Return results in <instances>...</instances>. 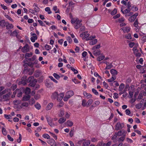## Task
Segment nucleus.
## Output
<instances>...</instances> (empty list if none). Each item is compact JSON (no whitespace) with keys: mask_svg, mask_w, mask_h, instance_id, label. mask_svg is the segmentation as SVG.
I'll use <instances>...</instances> for the list:
<instances>
[{"mask_svg":"<svg viewBox=\"0 0 146 146\" xmlns=\"http://www.w3.org/2000/svg\"><path fill=\"white\" fill-rule=\"evenodd\" d=\"M44 47L47 50H49L51 49V47L50 46L46 44L44 46Z\"/></svg>","mask_w":146,"mask_h":146,"instance_id":"37","label":"nucleus"},{"mask_svg":"<svg viewBox=\"0 0 146 146\" xmlns=\"http://www.w3.org/2000/svg\"><path fill=\"white\" fill-rule=\"evenodd\" d=\"M29 104L27 102H23L21 104V106L23 107H27L28 106Z\"/></svg>","mask_w":146,"mask_h":146,"instance_id":"55","label":"nucleus"},{"mask_svg":"<svg viewBox=\"0 0 146 146\" xmlns=\"http://www.w3.org/2000/svg\"><path fill=\"white\" fill-rule=\"evenodd\" d=\"M53 75L56 79H58L60 78V76L56 73H54Z\"/></svg>","mask_w":146,"mask_h":146,"instance_id":"44","label":"nucleus"},{"mask_svg":"<svg viewBox=\"0 0 146 146\" xmlns=\"http://www.w3.org/2000/svg\"><path fill=\"white\" fill-rule=\"evenodd\" d=\"M35 107L38 110L40 109L41 108L40 105L38 103H36L35 105Z\"/></svg>","mask_w":146,"mask_h":146,"instance_id":"46","label":"nucleus"},{"mask_svg":"<svg viewBox=\"0 0 146 146\" xmlns=\"http://www.w3.org/2000/svg\"><path fill=\"white\" fill-rule=\"evenodd\" d=\"M11 94V93L9 92L8 94L4 95L3 96V98H5L9 96Z\"/></svg>","mask_w":146,"mask_h":146,"instance_id":"59","label":"nucleus"},{"mask_svg":"<svg viewBox=\"0 0 146 146\" xmlns=\"http://www.w3.org/2000/svg\"><path fill=\"white\" fill-rule=\"evenodd\" d=\"M125 85L123 83L120 84L119 87V91H122L123 88H124Z\"/></svg>","mask_w":146,"mask_h":146,"instance_id":"28","label":"nucleus"},{"mask_svg":"<svg viewBox=\"0 0 146 146\" xmlns=\"http://www.w3.org/2000/svg\"><path fill=\"white\" fill-rule=\"evenodd\" d=\"M49 133L56 140L57 139V136L55 135L54 133L49 132Z\"/></svg>","mask_w":146,"mask_h":146,"instance_id":"45","label":"nucleus"},{"mask_svg":"<svg viewBox=\"0 0 146 146\" xmlns=\"http://www.w3.org/2000/svg\"><path fill=\"white\" fill-rule=\"evenodd\" d=\"M138 43H135L132 42H130L129 44V46L130 48H132L134 46H138Z\"/></svg>","mask_w":146,"mask_h":146,"instance_id":"18","label":"nucleus"},{"mask_svg":"<svg viewBox=\"0 0 146 146\" xmlns=\"http://www.w3.org/2000/svg\"><path fill=\"white\" fill-rule=\"evenodd\" d=\"M47 143L50 145L51 146H54L56 144V142L54 140L51 139L47 141Z\"/></svg>","mask_w":146,"mask_h":146,"instance_id":"10","label":"nucleus"},{"mask_svg":"<svg viewBox=\"0 0 146 146\" xmlns=\"http://www.w3.org/2000/svg\"><path fill=\"white\" fill-rule=\"evenodd\" d=\"M66 121V119L64 117L60 118L58 120V122L60 124L63 123Z\"/></svg>","mask_w":146,"mask_h":146,"instance_id":"19","label":"nucleus"},{"mask_svg":"<svg viewBox=\"0 0 146 146\" xmlns=\"http://www.w3.org/2000/svg\"><path fill=\"white\" fill-rule=\"evenodd\" d=\"M121 29L123 31L124 33H125L129 32L131 28L129 27H124L122 28Z\"/></svg>","mask_w":146,"mask_h":146,"instance_id":"11","label":"nucleus"},{"mask_svg":"<svg viewBox=\"0 0 146 146\" xmlns=\"http://www.w3.org/2000/svg\"><path fill=\"white\" fill-rule=\"evenodd\" d=\"M30 98V96L29 95L25 96H24L22 99L23 101H26L28 100Z\"/></svg>","mask_w":146,"mask_h":146,"instance_id":"21","label":"nucleus"},{"mask_svg":"<svg viewBox=\"0 0 146 146\" xmlns=\"http://www.w3.org/2000/svg\"><path fill=\"white\" fill-rule=\"evenodd\" d=\"M98 41L97 39H95L94 40L90 41L89 44L90 45H94L96 44Z\"/></svg>","mask_w":146,"mask_h":146,"instance_id":"24","label":"nucleus"},{"mask_svg":"<svg viewBox=\"0 0 146 146\" xmlns=\"http://www.w3.org/2000/svg\"><path fill=\"white\" fill-rule=\"evenodd\" d=\"M66 40L70 43H71L72 41V40L71 39L70 37L69 36H68L67 37Z\"/></svg>","mask_w":146,"mask_h":146,"instance_id":"57","label":"nucleus"},{"mask_svg":"<svg viewBox=\"0 0 146 146\" xmlns=\"http://www.w3.org/2000/svg\"><path fill=\"white\" fill-rule=\"evenodd\" d=\"M84 96L87 99L91 98L92 97L91 94L90 93H87L86 92H84L83 93Z\"/></svg>","mask_w":146,"mask_h":146,"instance_id":"13","label":"nucleus"},{"mask_svg":"<svg viewBox=\"0 0 146 146\" xmlns=\"http://www.w3.org/2000/svg\"><path fill=\"white\" fill-rule=\"evenodd\" d=\"M82 104L83 107L87 106V103L86 100H83L82 101Z\"/></svg>","mask_w":146,"mask_h":146,"instance_id":"33","label":"nucleus"},{"mask_svg":"<svg viewBox=\"0 0 146 146\" xmlns=\"http://www.w3.org/2000/svg\"><path fill=\"white\" fill-rule=\"evenodd\" d=\"M117 13V10L116 9H115L113 11L111 12V14L112 15H114L115 14Z\"/></svg>","mask_w":146,"mask_h":146,"instance_id":"54","label":"nucleus"},{"mask_svg":"<svg viewBox=\"0 0 146 146\" xmlns=\"http://www.w3.org/2000/svg\"><path fill=\"white\" fill-rule=\"evenodd\" d=\"M45 85L48 88H50L51 87L52 84L50 82H46L45 83Z\"/></svg>","mask_w":146,"mask_h":146,"instance_id":"47","label":"nucleus"},{"mask_svg":"<svg viewBox=\"0 0 146 146\" xmlns=\"http://www.w3.org/2000/svg\"><path fill=\"white\" fill-rule=\"evenodd\" d=\"M4 116L5 118L7 119H11L12 118V117L11 115L4 114Z\"/></svg>","mask_w":146,"mask_h":146,"instance_id":"41","label":"nucleus"},{"mask_svg":"<svg viewBox=\"0 0 146 146\" xmlns=\"http://www.w3.org/2000/svg\"><path fill=\"white\" fill-rule=\"evenodd\" d=\"M93 102V101L92 99H90L87 102V107L90 106Z\"/></svg>","mask_w":146,"mask_h":146,"instance_id":"26","label":"nucleus"},{"mask_svg":"<svg viewBox=\"0 0 146 146\" xmlns=\"http://www.w3.org/2000/svg\"><path fill=\"white\" fill-rule=\"evenodd\" d=\"M53 106V103H49L46 106V109L47 110H49L51 109Z\"/></svg>","mask_w":146,"mask_h":146,"instance_id":"15","label":"nucleus"},{"mask_svg":"<svg viewBox=\"0 0 146 146\" xmlns=\"http://www.w3.org/2000/svg\"><path fill=\"white\" fill-rule=\"evenodd\" d=\"M45 11L48 12V14H50L52 13V11L50 10L49 7H46L45 8Z\"/></svg>","mask_w":146,"mask_h":146,"instance_id":"36","label":"nucleus"},{"mask_svg":"<svg viewBox=\"0 0 146 146\" xmlns=\"http://www.w3.org/2000/svg\"><path fill=\"white\" fill-rule=\"evenodd\" d=\"M73 124V122L70 120H68L66 122V125L67 126L71 127H72Z\"/></svg>","mask_w":146,"mask_h":146,"instance_id":"22","label":"nucleus"},{"mask_svg":"<svg viewBox=\"0 0 146 146\" xmlns=\"http://www.w3.org/2000/svg\"><path fill=\"white\" fill-rule=\"evenodd\" d=\"M6 23L4 20H1L0 19V27H4L5 26Z\"/></svg>","mask_w":146,"mask_h":146,"instance_id":"20","label":"nucleus"},{"mask_svg":"<svg viewBox=\"0 0 146 146\" xmlns=\"http://www.w3.org/2000/svg\"><path fill=\"white\" fill-rule=\"evenodd\" d=\"M138 15V13H136L132 16H131L129 18V21L131 22H133L135 20Z\"/></svg>","mask_w":146,"mask_h":146,"instance_id":"8","label":"nucleus"},{"mask_svg":"<svg viewBox=\"0 0 146 146\" xmlns=\"http://www.w3.org/2000/svg\"><path fill=\"white\" fill-rule=\"evenodd\" d=\"M29 47L27 44H26L21 49L23 53H26L29 51Z\"/></svg>","mask_w":146,"mask_h":146,"instance_id":"6","label":"nucleus"},{"mask_svg":"<svg viewBox=\"0 0 146 146\" xmlns=\"http://www.w3.org/2000/svg\"><path fill=\"white\" fill-rule=\"evenodd\" d=\"M100 47V44H98L94 46L92 48L93 50H97L99 49Z\"/></svg>","mask_w":146,"mask_h":146,"instance_id":"39","label":"nucleus"},{"mask_svg":"<svg viewBox=\"0 0 146 146\" xmlns=\"http://www.w3.org/2000/svg\"><path fill=\"white\" fill-rule=\"evenodd\" d=\"M125 38L127 39H131V36L130 34L129 33L125 35Z\"/></svg>","mask_w":146,"mask_h":146,"instance_id":"32","label":"nucleus"},{"mask_svg":"<svg viewBox=\"0 0 146 146\" xmlns=\"http://www.w3.org/2000/svg\"><path fill=\"white\" fill-rule=\"evenodd\" d=\"M90 34L88 33V31H85L82 33L80 35V36L83 39H86V40H92L96 38L95 36H89Z\"/></svg>","mask_w":146,"mask_h":146,"instance_id":"4","label":"nucleus"},{"mask_svg":"<svg viewBox=\"0 0 146 146\" xmlns=\"http://www.w3.org/2000/svg\"><path fill=\"white\" fill-rule=\"evenodd\" d=\"M105 58V57L104 55H100L97 58V60L98 61H100L103 59H104Z\"/></svg>","mask_w":146,"mask_h":146,"instance_id":"27","label":"nucleus"},{"mask_svg":"<svg viewBox=\"0 0 146 146\" xmlns=\"http://www.w3.org/2000/svg\"><path fill=\"white\" fill-rule=\"evenodd\" d=\"M71 70L74 72V73L75 74H78V72L74 68L71 67Z\"/></svg>","mask_w":146,"mask_h":146,"instance_id":"61","label":"nucleus"},{"mask_svg":"<svg viewBox=\"0 0 146 146\" xmlns=\"http://www.w3.org/2000/svg\"><path fill=\"white\" fill-rule=\"evenodd\" d=\"M5 17L11 21V22H14L13 19L9 15H5Z\"/></svg>","mask_w":146,"mask_h":146,"instance_id":"40","label":"nucleus"},{"mask_svg":"<svg viewBox=\"0 0 146 146\" xmlns=\"http://www.w3.org/2000/svg\"><path fill=\"white\" fill-rule=\"evenodd\" d=\"M18 35V33L17 31H15L12 33L10 35L11 36H16L17 37Z\"/></svg>","mask_w":146,"mask_h":146,"instance_id":"31","label":"nucleus"},{"mask_svg":"<svg viewBox=\"0 0 146 146\" xmlns=\"http://www.w3.org/2000/svg\"><path fill=\"white\" fill-rule=\"evenodd\" d=\"M42 137L44 138L49 139L50 138V136L48 134H44L42 135Z\"/></svg>","mask_w":146,"mask_h":146,"instance_id":"35","label":"nucleus"},{"mask_svg":"<svg viewBox=\"0 0 146 146\" xmlns=\"http://www.w3.org/2000/svg\"><path fill=\"white\" fill-rule=\"evenodd\" d=\"M25 92L26 94H29L31 92V90L29 88H27L25 90Z\"/></svg>","mask_w":146,"mask_h":146,"instance_id":"30","label":"nucleus"},{"mask_svg":"<svg viewBox=\"0 0 146 146\" xmlns=\"http://www.w3.org/2000/svg\"><path fill=\"white\" fill-rule=\"evenodd\" d=\"M35 101L33 99H31L29 101V104L31 105H32L35 103Z\"/></svg>","mask_w":146,"mask_h":146,"instance_id":"53","label":"nucleus"},{"mask_svg":"<svg viewBox=\"0 0 146 146\" xmlns=\"http://www.w3.org/2000/svg\"><path fill=\"white\" fill-rule=\"evenodd\" d=\"M92 92L96 95L98 94V92L94 88H92Z\"/></svg>","mask_w":146,"mask_h":146,"instance_id":"62","label":"nucleus"},{"mask_svg":"<svg viewBox=\"0 0 146 146\" xmlns=\"http://www.w3.org/2000/svg\"><path fill=\"white\" fill-rule=\"evenodd\" d=\"M2 131L3 134L4 135H6L7 134V132L6 129L5 128L2 127Z\"/></svg>","mask_w":146,"mask_h":146,"instance_id":"34","label":"nucleus"},{"mask_svg":"<svg viewBox=\"0 0 146 146\" xmlns=\"http://www.w3.org/2000/svg\"><path fill=\"white\" fill-rule=\"evenodd\" d=\"M124 127V124L123 123H121L120 122H118L116 124L115 129L117 130H118L121 129Z\"/></svg>","mask_w":146,"mask_h":146,"instance_id":"7","label":"nucleus"},{"mask_svg":"<svg viewBox=\"0 0 146 146\" xmlns=\"http://www.w3.org/2000/svg\"><path fill=\"white\" fill-rule=\"evenodd\" d=\"M64 94V93H61L58 94V92H55L52 94L51 97L52 99H56L57 101H60L62 100Z\"/></svg>","mask_w":146,"mask_h":146,"instance_id":"3","label":"nucleus"},{"mask_svg":"<svg viewBox=\"0 0 146 146\" xmlns=\"http://www.w3.org/2000/svg\"><path fill=\"white\" fill-rule=\"evenodd\" d=\"M5 25L7 28L8 29H11L13 28V26L12 24L9 23L8 22H6Z\"/></svg>","mask_w":146,"mask_h":146,"instance_id":"16","label":"nucleus"},{"mask_svg":"<svg viewBox=\"0 0 146 146\" xmlns=\"http://www.w3.org/2000/svg\"><path fill=\"white\" fill-rule=\"evenodd\" d=\"M13 103L15 105H17L21 104V101L19 100H16L14 101Z\"/></svg>","mask_w":146,"mask_h":146,"instance_id":"48","label":"nucleus"},{"mask_svg":"<svg viewBox=\"0 0 146 146\" xmlns=\"http://www.w3.org/2000/svg\"><path fill=\"white\" fill-rule=\"evenodd\" d=\"M123 134V133L122 132V131H119L118 133L116 134L117 136H119L122 135Z\"/></svg>","mask_w":146,"mask_h":146,"instance_id":"49","label":"nucleus"},{"mask_svg":"<svg viewBox=\"0 0 146 146\" xmlns=\"http://www.w3.org/2000/svg\"><path fill=\"white\" fill-rule=\"evenodd\" d=\"M110 72L111 74L112 75V76H115L117 74V72L115 70L112 69L110 70Z\"/></svg>","mask_w":146,"mask_h":146,"instance_id":"17","label":"nucleus"},{"mask_svg":"<svg viewBox=\"0 0 146 146\" xmlns=\"http://www.w3.org/2000/svg\"><path fill=\"white\" fill-rule=\"evenodd\" d=\"M36 58V56H33L31 58L28 59V60L30 61H34Z\"/></svg>","mask_w":146,"mask_h":146,"instance_id":"56","label":"nucleus"},{"mask_svg":"<svg viewBox=\"0 0 146 146\" xmlns=\"http://www.w3.org/2000/svg\"><path fill=\"white\" fill-rule=\"evenodd\" d=\"M38 21L41 26H45V24L41 20H38Z\"/></svg>","mask_w":146,"mask_h":146,"instance_id":"58","label":"nucleus"},{"mask_svg":"<svg viewBox=\"0 0 146 146\" xmlns=\"http://www.w3.org/2000/svg\"><path fill=\"white\" fill-rule=\"evenodd\" d=\"M7 137L8 139L11 141H13V138L11 137V136L9 135H7Z\"/></svg>","mask_w":146,"mask_h":146,"instance_id":"63","label":"nucleus"},{"mask_svg":"<svg viewBox=\"0 0 146 146\" xmlns=\"http://www.w3.org/2000/svg\"><path fill=\"white\" fill-rule=\"evenodd\" d=\"M33 55V53L32 52L30 53H26L25 54V57L26 59H28V58L30 57Z\"/></svg>","mask_w":146,"mask_h":146,"instance_id":"25","label":"nucleus"},{"mask_svg":"<svg viewBox=\"0 0 146 146\" xmlns=\"http://www.w3.org/2000/svg\"><path fill=\"white\" fill-rule=\"evenodd\" d=\"M47 122L49 125L51 127H54L55 126V124L52 122V119L51 117L46 115L45 116Z\"/></svg>","mask_w":146,"mask_h":146,"instance_id":"5","label":"nucleus"},{"mask_svg":"<svg viewBox=\"0 0 146 146\" xmlns=\"http://www.w3.org/2000/svg\"><path fill=\"white\" fill-rule=\"evenodd\" d=\"M64 114V112L63 110H61L58 113V115L59 117H62Z\"/></svg>","mask_w":146,"mask_h":146,"instance_id":"29","label":"nucleus"},{"mask_svg":"<svg viewBox=\"0 0 146 146\" xmlns=\"http://www.w3.org/2000/svg\"><path fill=\"white\" fill-rule=\"evenodd\" d=\"M82 20L77 18H74L71 19V23L76 29L79 28L82 25Z\"/></svg>","mask_w":146,"mask_h":146,"instance_id":"2","label":"nucleus"},{"mask_svg":"<svg viewBox=\"0 0 146 146\" xmlns=\"http://www.w3.org/2000/svg\"><path fill=\"white\" fill-rule=\"evenodd\" d=\"M112 64L110 63L109 64L107 65L106 66L105 68V70L110 69L112 67Z\"/></svg>","mask_w":146,"mask_h":146,"instance_id":"43","label":"nucleus"},{"mask_svg":"<svg viewBox=\"0 0 146 146\" xmlns=\"http://www.w3.org/2000/svg\"><path fill=\"white\" fill-rule=\"evenodd\" d=\"M134 54L137 57H139L141 55V53L139 52V50L136 52L135 53H134Z\"/></svg>","mask_w":146,"mask_h":146,"instance_id":"42","label":"nucleus"},{"mask_svg":"<svg viewBox=\"0 0 146 146\" xmlns=\"http://www.w3.org/2000/svg\"><path fill=\"white\" fill-rule=\"evenodd\" d=\"M93 54L95 55H98L100 54V50H93Z\"/></svg>","mask_w":146,"mask_h":146,"instance_id":"23","label":"nucleus"},{"mask_svg":"<svg viewBox=\"0 0 146 146\" xmlns=\"http://www.w3.org/2000/svg\"><path fill=\"white\" fill-rule=\"evenodd\" d=\"M69 61H70V64L71 63H72V64H73L75 62V60L74 59L71 57H70L69 58Z\"/></svg>","mask_w":146,"mask_h":146,"instance_id":"60","label":"nucleus"},{"mask_svg":"<svg viewBox=\"0 0 146 146\" xmlns=\"http://www.w3.org/2000/svg\"><path fill=\"white\" fill-rule=\"evenodd\" d=\"M31 35L32 36L31 38V40L32 42H34L35 41V40H36L37 38V37L35 33H31Z\"/></svg>","mask_w":146,"mask_h":146,"instance_id":"9","label":"nucleus"},{"mask_svg":"<svg viewBox=\"0 0 146 146\" xmlns=\"http://www.w3.org/2000/svg\"><path fill=\"white\" fill-rule=\"evenodd\" d=\"M38 140L41 141L42 145H44V146H47V144L45 142L43 141L40 139H39Z\"/></svg>","mask_w":146,"mask_h":146,"instance_id":"51","label":"nucleus"},{"mask_svg":"<svg viewBox=\"0 0 146 146\" xmlns=\"http://www.w3.org/2000/svg\"><path fill=\"white\" fill-rule=\"evenodd\" d=\"M27 76H23L22 79L24 80V82L23 81H22V83L24 84V85L26 84V82H30L31 81L32 82L30 83V85L31 86H34L36 84V81L35 80H34V77L33 76H31L29 77L27 80Z\"/></svg>","mask_w":146,"mask_h":146,"instance_id":"1","label":"nucleus"},{"mask_svg":"<svg viewBox=\"0 0 146 146\" xmlns=\"http://www.w3.org/2000/svg\"><path fill=\"white\" fill-rule=\"evenodd\" d=\"M74 95V92L72 90H70L68 91L66 94V95L69 97L70 98L72 96H73Z\"/></svg>","mask_w":146,"mask_h":146,"instance_id":"12","label":"nucleus"},{"mask_svg":"<svg viewBox=\"0 0 146 146\" xmlns=\"http://www.w3.org/2000/svg\"><path fill=\"white\" fill-rule=\"evenodd\" d=\"M49 77L50 79L53 81L54 82L56 83H58V81L56 80L55 79H54L53 77L51 76H49Z\"/></svg>","mask_w":146,"mask_h":146,"instance_id":"50","label":"nucleus"},{"mask_svg":"<svg viewBox=\"0 0 146 146\" xmlns=\"http://www.w3.org/2000/svg\"><path fill=\"white\" fill-rule=\"evenodd\" d=\"M125 112L126 114L127 115L130 116V114L131 113V111L130 110L128 109H127L125 110Z\"/></svg>","mask_w":146,"mask_h":146,"instance_id":"52","label":"nucleus"},{"mask_svg":"<svg viewBox=\"0 0 146 146\" xmlns=\"http://www.w3.org/2000/svg\"><path fill=\"white\" fill-rule=\"evenodd\" d=\"M137 46H135L133 48L132 50L133 51V53H135L138 50L137 49Z\"/></svg>","mask_w":146,"mask_h":146,"instance_id":"64","label":"nucleus"},{"mask_svg":"<svg viewBox=\"0 0 146 146\" xmlns=\"http://www.w3.org/2000/svg\"><path fill=\"white\" fill-rule=\"evenodd\" d=\"M123 7H121V11L124 14H127V13L128 12L130 11V9L129 8H128L127 9H126L123 11Z\"/></svg>","mask_w":146,"mask_h":146,"instance_id":"14","label":"nucleus"},{"mask_svg":"<svg viewBox=\"0 0 146 146\" xmlns=\"http://www.w3.org/2000/svg\"><path fill=\"white\" fill-rule=\"evenodd\" d=\"M53 9L55 13H59V9H58L57 6H55L53 7Z\"/></svg>","mask_w":146,"mask_h":146,"instance_id":"38","label":"nucleus"}]
</instances>
